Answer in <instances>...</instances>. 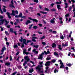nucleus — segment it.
I'll list each match as a JSON object with an SVG mask.
<instances>
[{
	"instance_id": "nucleus-11",
	"label": "nucleus",
	"mask_w": 75,
	"mask_h": 75,
	"mask_svg": "<svg viewBox=\"0 0 75 75\" xmlns=\"http://www.w3.org/2000/svg\"><path fill=\"white\" fill-rule=\"evenodd\" d=\"M31 23V22L30 20H28L26 22H25V24L26 25H28V24Z\"/></svg>"
},
{
	"instance_id": "nucleus-2",
	"label": "nucleus",
	"mask_w": 75,
	"mask_h": 75,
	"mask_svg": "<svg viewBox=\"0 0 75 75\" xmlns=\"http://www.w3.org/2000/svg\"><path fill=\"white\" fill-rule=\"evenodd\" d=\"M19 41H20L21 42H22L23 41V43L24 44L26 45H27V44L26 43V39H23V37L22 36L21 37V39H19Z\"/></svg>"
},
{
	"instance_id": "nucleus-49",
	"label": "nucleus",
	"mask_w": 75,
	"mask_h": 75,
	"mask_svg": "<svg viewBox=\"0 0 75 75\" xmlns=\"http://www.w3.org/2000/svg\"><path fill=\"white\" fill-rule=\"evenodd\" d=\"M0 28L1 29V31H3L4 30V29H3V27H2V26H1Z\"/></svg>"
},
{
	"instance_id": "nucleus-17",
	"label": "nucleus",
	"mask_w": 75,
	"mask_h": 75,
	"mask_svg": "<svg viewBox=\"0 0 75 75\" xmlns=\"http://www.w3.org/2000/svg\"><path fill=\"white\" fill-rule=\"evenodd\" d=\"M46 70L45 71V73H47V70L49 69V67L47 66L45 67Z\"/></svg>"
},
{
	"instance_id": "nucleus-61",
	"label": "nucleus",
	"mask_w": 75,
	"mask_h": 75,
	"mask_svg": "<svg viewBox=\"0 0 75 75\" xmlns=\"http://www.w3.org/2000/svg\"><path fill=\"white\" fill-rule=\"evenodd\" d=\"M50 54V52L48 50L47 51V54Z\"/></svg>"
},
{
	"instance_id": "nucleus-26",
	"label": "nucleus",
	"mask_w": 75,
	"mask_h": 75,
	"mask_svg": "<svg viewBox=\"0 0 75 75\" xmlns=\"http://www.w3.org/2000/svg\"><path fill=\"white\" fill-rule=\"evenodd\" d=\"M40 12L41 13H42V14H47V12L42 11H40Z\"/></svg>"
},
{
	"instance_id": "nucleus-3",
	"label": "nucleus",
	"mask_w": 75,
	"mask_h": 75,
	"mask_svg": "<svg viewBox=\"0 0 75 75\" xmlns=\"http://www.w3.org/2000/svg\"><path fill=\"white\" fill-rule=\"evenodd\" d=\"M59 62H60L59 64L60 65H61L60 66V68H65V66L64 65V63L62 62V61L61 60H59Z\"/></svg>"
},
{
	"instance_id": "nucleus-5",
	"label": "nucleus",
	"mask_w": 75,
	"mask_h": 75,
	"mask_svg": "<svg viewBox=\"0 0 75 75\" xmlns=\"http://www.w3.org/2000/svg\"><path fill=\"white\" fill-rule=\"evenodd\" d=\"M28 19H29L30 20H32V21H33V22H35L36 23H38V20L36 19H33L30 17H28Z\"/></svg>"
},
{
	"instance_id": "nucleus-25",
	"label": "nucleus",
	"mask_w": 75,
	"mask_h": 75,
	"mask_svg": "<svg viewBox=\"0 0 75 75\" xmlns=\"http://www.w3.org/2000/svg\"><path fill=\"white\" fill-rule=\"evenodd\" d=\"M10 32L11 33H14V31H13V28H11L10 29Z\"/></svg>"
},
{
	"instance_id": "nucleus-6",
	"label": "nucleus",
	"mask_w": 75,
	"mask_h": 75,
	"mask_svg": "<svg viewBox=\"0 0 75 75\" xmlns=\"http://www.w3.org/2000/svg\"><path fill=\"white\" fill-rule=\"evenodd\" d=\"M6 50V48L5 47V46H4L3 48H2V50H1V52H2L0 54V55H3L4 53V51Z\"/></svg>"
},
{
	"instance_id": "nucleus-60",
	"label": "nucleus",
	"mask_w": 75,
	"mask_h": 75,
	"mask_svg": "<svg viewBox=\"0 0 75 75\" xmlns=\"http://www.w3.org/2000/svg\"><path fill=\"white\" fill-rule=\"evenodd\" d=\"M65 17H69V13L65 15Z\"/></svg>"
},
{
	"instance_id": "nucleus-13",
	"label": "nucleus",
	"mask_w": 75,
	"mask_h": 75,
	"mask_svg": "<svg viewBox=\"0 0 75 75\" xmlns=\"http://www.w3.org/2000/svg\"><path fill=\"white\" fill-rule=\"evenodd\" d=\"M9 6L10 7H11V8H15V7L14 6V4H10Z\"/></svg>"
},
{
	"instance_id": "nucleus-58",
	"label": "nucleus",
	"mask_w": 75,
	"mask_h": 75,
	"mask_svg": "<svg viewBox=\"0 0 75 75\" xmlns=\"http://www.w3.org/2000/svg\"><path fill=\"white\" fill-rule=\"evenodd\" d=\"M53 33L54 34H57V31H53Z\"/></svg>"
},
{
	"instance_id": "nucleus-46",
	"label": "nucleus",
	"mask_w": 75,
	"mask_h": 75,
	"mask_svg": "<svg viewBox=\"0 0 75 75\" xmlns=\"http://www.w3.org/2000/svg\"><path fill=\"white\" fill-rule=\"evenodd\" d=\"M51 23H55V21L52 20L50 21Z\"/></svg>"
},
{
	"instance_id": "nucleus-22",
	"label": "nucleus",
	"mask_w": 75,
	"mask_h": 75,
	"mask_svg": "<svg viewBox=\"0 0 75 75\" xmlns=\"http://www.w3.org/2000/svg\"><path fill=\"white\" fill-rule=\"evenodd\" d=\"M5 65L9 66V65H10V62H6L5 63Z\"/></svg>"
},
{
	"instance_id": "nucleus-18",
	"label": "nucleus",
	"mask_w": 75,
	"mask_h": 75,
	"mask_svg": "<svg viewBox=\"0 0 75 75\" xmlns=\"http://www.w3.org/2000/svg\"><path fill=\"white\" fill-rule=\"evenodd\" d=\"M33 72H34V70H33V69L32 68V69L29 70V73H31V74Z\"/></svg>"
},
{
	"instance_id": "nucleus-24",
	"label": "nucleus",
	"mask_w": 75,
	"mask_h": 75,
	"mask_svg": "<svg viewBox=\"0 0 75 75\" xmlns=\"http://www.w3.org/2000/svg\"><path fill=\"white\" fill-rule=\"evenodd\" d=\"M22 16H23V14H22V13H20L18 16L19 18L21 17V18L22 17Z\"/></svg>"
},
{
	"instance_id": "nucleus-36",
	"label": "nucleus",
	"mask_w": 75,
	"mask_h": 75,
	"mask_svg": "<svg viewBox=\"0 0 75 75\" xmlns=\"http://www.w3.org/2000/svg\"><path fill=\"white\" fill-rule=\"evenodd\" d=\"M54 73H56L57 72H58V70H57L56 69H55L54 71Z\"/></svg>"
},
{
	"instance_id": "nucleus-43",
	"label": "nucleus",
	"mask_w": 75,
	"mask_h": 75,
	"mask_svg": "<svg viewBox=\"0 0 75 75\" xmlns=\"http://www.w3.org/2000/svg\"><path fill=\"white\" fill-rule=\"evenodd\" d=\"M71 50H72L74 52L75 51V47H72L71 48Z\"/></svg>"
},
{
	"instance_id": "nucleus-40",
	"label": "nucleus",
	"mask_w": 75,
	"mask_h": 75,
	"mask_svg": "<svg viewBox=\"0 0 75 75\" xmlns=\"http://www.w3.org/2000/svg\"><path fill=\"white\" fill-rule=\"evenodd\" d=\"M52 11H56V9L54 8L51 10Z\"/></svg>"
},
{
	"instance_id": "nucleus-9",
	"label": "nucleus",
	"mask_w": 75,
	"mask_h": 75,
	"mask_svg": "<svg viewBox=\"0 0 75 75\" xmlns=\"http://www.w3.org/2000/svg\"><path fill=\"white\" fill-rule=\"evenodd\" d=\"M61 5H57V9H58L59 11H61V10L62 9L61 8Z\"/></svg>"
},
{
	"instance_id": "nucleus-20",
	"label": "nucleus",
	"mask_w": 75,
	"mask_h": 75,
	"mask_svg": "<svg viewBox=\"0 0 75 75\" xmlns=\"http://www.w3.org/2000/svg\"><path fill=\"white\" fill-rule=\"evenodd\" d=\"M58 48L60 50H62V47H61V45H58Z\"/></svg>"
},
{
	"instance_id": "nucleus-23",
	"label": "nucleus",
	"mask_w": 75,
	"mask_h": 75,
	"mask_svg": "<svg viewBox=\"0 0 75 75\" xmlns=\"http://www.w3.org/2000/svg\"><path fill=\"white\" fill-rule=\"evenodd\" d=\"M38 28V27L36 25L34 26L33 27V29H35V30H37V29Z\"/></svg>"
},
{
	"instance_id": "nucleus-30",
	"label": "nucleus",
	"mask_w": 75,
	"mask_h": 75,
	"mask_svg": "<svg viewBox=\"0 0 75 75\" xmlns=\"http://www.w3.org/2000/svg\"><path fill=\"white\" fill-rule=\"evenodd\" d=\"M45 11H50V10L47 8H45Z\"/></svg>"
},
{
	"instance_id": "nucleus-27",
	"label": "nucleus",
	"mask_w": 75,
	"mask_h": 75,
	"mask_svg": "<svg viewBox=\"0 0 75 75\" xmlns=\"http://www.w3.org/2000/svg\"><path fill=\"white\" fill-rule=\"evenodd\" d=\"M13 47L14 48H18V46H17V45H13Z\"/></svg>"
},
{
	"instance_id": "nucleus-32",
	"label": "nucleus",
	"mask_w": 75,
	"mask_h": 75,
	"mask_svg": "<svg viewBox=\"0 0 75 75\" xmlns=\"http://www.w3.org/2000/svg\"><path fill=\"white\" fill-rule=\"evenodd\" d=\"M33 0H32V1H33ZM33 1L35 2V3H38V0H34Z\"/></svg>"
},
{
	"instance_id": "nucleus-39",
	"label": "nucleus",
	"mask_w": 75,
	"mask_h": 75,
	"mask_svg": "<svg viewBox=\"0 0 75 75\" xmlns=\"http://www.w3.org/2000/svg\"><path fill=\"white\" fill-rule=\"evenodd\" d=\"M39 47V46L38 45H34V47H35V48H38Z\"/></svg>"
},
{
	"instance_id": "nucleus-50",
	"label": "nucleus",
	"mask_w": 75,
	"mask_h": 75,
	"mask_svg": "<svg viewBox=\"0 0 75 75\" xmlns=\"http://www.w3.org/2000/svg\"><path fill=\"white\" fill-rule=\"evenodd\" d=\"M26 51H27V50H26V49H25L24 50H23V54H24V53L26 52Z\"/></svg>"
},
{
	"instance_id": "nucleus-42",
	"label": "nucleus",
	"mask_w": 75,
	"mask_h": 75,
	"mask_svg": "<svg viewBox=\"0 0 75 75\" xmlns=\"http://www.w3.org/2000/svg\"><path fill=\"white\" fill-rule=\"evenodd\" d=\"M31 42V40H27L26 42V44H28V42Z\"/></svg>"
},
{
	"instance_id": "nucleus-44",
	"label": "nucleus",
	"mask_w": 75,
	"mask_h": 75,
	"mask_svg": "<svg viewBox=\"0 0 75 75\" xmlns=\"http://www.w3.org/2000/svg\"><path fill=\"white\" fill-rule=\"evenodd\" d=\"M71 2H72V4H74L75 3V0H71Z\"/></svg>"
},
{
	"instance_id": "nucleus-28",
	"label": "nucleus",
	"mask_w": 75,
	"mask_h": 75,
	"mask_svg": "<svg viewBox=\"0 0 75 75\" xmlns=\"http://www.w3.org/2000/svg\"><path fill=\"white\" fill-rule=\"evenodd\" d=\"M36 70H38L39 72H40V73H42V74H43L44 73L43 71H41V69H40V70H39V69H36Z\"/></svg>"
},
{
	"instance_id": "nucleus-56",
	"label": "nucleus",
	"mask_w": 75,
	"mask_h": 75,
	"mask_svg": "<svg viewBox=\"0 0 75 75\" xmlns=\"http://www.w3.org/2000/svg\"><path fill=\"white\" fill-rule=\"evenodd\" d=\"M5 22H6L5 25H7L8 24V21H7L6 20H5Z\"/></svg>"
},
{
	"instance_id": "nucleus-48",
	"label": "nucleus",
	"mask_w": 75,
	"mask_h": 75,
	"mask_svg": "<svg viewBox=\"0 0 75 75\" xmlns=\"http://www.w3.org/2000/svg\"><path fill=\"white\" fill-rule=\"evenodd\" d=\"M51 62H53V63H55V62H56V60L55 59H54L52 61H51Z\"/></svg>"
},
{
	"instance_id": "nucleus-62",
	"label": "nucleus",
	"mask_w": 75,
	"mask_h": 75,
	"mask_svg": "<svg viewBox=\"0 0 75 75\" xmlns=\"http://www.w3.org/2000/svg\"><path fill=\"white\" fill-rule=\"evenodd\" d=\"M42 44H43L44 45H46V43L45 42H42Z\"/></svg>"
},
{
	"instance_id": "nucleus-12",
	"label": "nucleus",
	"mask_w": 75,
	"mask_h": 75,
	"mask_svg": "<svg viewBox=\"0 0 75 75\" xmlns=\"http://www.w3.org/2000/svg\"><path fill=\"white\" fill-rule=\"evenodd\" d=\"M5 20H6L4 19H1V20H0V21L1 22L0 23V25H1V23H2V24H3V23H4V22Z\"/></svg>"
},
{
	"instance_id": "nucleus-29",
	"label": "nucleus",
	"mask_w": 75,
	"mask_h": 75,
	"mask_svg": "<svg viewBox=\"0 0 75 75\" xmlns=\"http://www.w3.org/2000/svg\"><path fill=\"white\" fill-rule=\"evenodd\" d=\"M33 25V24H32L31 25H29V27L28 28L29 29H31V27H32V26Z\"/></svg>"
},
{
	"instance_id": "nucleus-63",
	"label": "nucleus",
	"mask_w": 75,
	"mask_h": 75,
	"mask_svg": "<svg viewBox=\"0 0 75 75\" xmlns=\"http://www.w3.org/2000/svg\"><path fill=\"white\" fill-rule=\"evenodd\" d=\"M38 25L40 27H42V25L41 23H39Z\"/></svg>"
},
{
	"instance_id": "nucleus-34",
	"label": "nucleus",
	"mask_w": 75,
	"mask_h": 75,
	"mask_svg": "<svg viewBox=\"0 0 75 75\" xmlns=\"http://www.w3.org/2000/svg\"><path fill=\"white\" fill-rule=\"evenodd\" d=\"M69 11H71L72 10V6H70L69 8Z\"/></svg>"
},
{
	"instance_id": "nucleus-35",
	"label": "nucleus",
	"mask_w": 75,
	"mask_h": 75,
	"mask_svg": "<svg viewBox=\"0 0 75 75\" xmlns=\"http://www.w3.org/2000/svg\"><path fill=\"white\" fill-rule=\"evenodd\" d=\"M17 68H18V69H21V68H22V67H21V65H19V66H18L17 67Z\"/></svg>"
},
{
	"instance_id": "nucleus-21",
	"label": "nucleus",
	"mask_w": 75,
	"mask_h": 75,
	"mask_svg": "<svg viewBox=\"0 0 75 75\" xmlns=\"http://www.w3.org/2000/svg\"><path fill=\"white\" fill-rule=\"evenodd\" d=\"M57 45L55 43H54L52 44V48H55V47H56Z\"/></svg>"
},
{
	"instance_id": "nucleus-55",
	"label": "nucleus",
	"mask_w": 75,
	"mask_h": 75,
	"mask_svg": "<svg viewBox=\"0 0 75 75\" xmlns=\"http://www.w3.org/2000/svg\"><path fill=\"white\" fill-rule=\"evenodd\" d=\"M45 36H43L41 38V40H43V39H44V38H45Z\"/></svg>"
},
{
	"instance_id": "nucleus-33",
	"label": "nucleus",
	"mask_w": 75,
	"mask_h": 75,
	"mask_svg": "<svg viewBox=\"0 0 75 75\" xmlns=\"http://www.w3.org/2000/svg\"><path fill=\"white\" fill-rule=\"evenodd\" d=\"M50 72V69H48L47 70V73H45L46 74L47 73L49 74V73Z\"/></svg>"
},
{
	"instance_id": "nucleus-19",
	"label": "nucleus",
	"mask_w": 75,
	"mask_h": 75,
	"mask_svg": "<svg viewBox=\"0 0 75 75\" xmlns=\"http://www.w3.org/2000/svg\"><path fill=\"white\" fill-rule=\"evenodd\" d=\"M68 66V67H70L72 66L73 65V64H71L70 63H69V64H66Z\"/></svg>"
},
{
	"instance_id": "nucleus-7",
	"label": "nucleus",
	"mask_w": 75,
	"mask_h": 75,
	"mask_svg": "<svg viewBox=\"0 0 75 75\" xmlns=\"http://www.w3.org/2000/svg\"><path fill=\"white\" fill-rule=\"evenodd\" d=\"M24 59L25 60H27V62H29L30 60V58H28V56H26L24 57Z\"/></svg>"
},
{
	"instance_id": "nucleus-57",
	"label": "nucleus",
	"mask_w": 75,
	"mask_h": 75,
	"mask_svg": "<svg viewBox=\"0 0 75 75\" xmlns=\"http://www.w3.org/2000/svg\"><path fill=\"white\" fill-rule=\"evenodd\" d=\"M17 74V72H14V73H13L12 74H11L12 75H16V74Z\"/></svg>"
},
{
	"instance_id": "nucleus-59",
	"label": "nucleus",
	"mask_w": 75,
	"mask_h": 75,
	"mask_svg": "<svg viewBox=\"0 0 75 75\" xmlns=\"http://www.w3.org/2000/svg\"><path fill=\"white\" fill-rule=\"evenodd\" d=\"M37 15L38 16H41V14H40V13H37Z\"/></svg>"
},
{
	"instance_id": "nucleus-41",
	"label": "nucleus",
	"mask_w": 75,
	"mask_h": 75,
	"mask_svg": "<svg viewBox=\"0 0 75 75\" xmlns=\"http://www.w3.org/2000/svg\"><path fill=\"white\" fill-rule=\"evenodd\" d=\"M7 10L6 9V8H3V11L4 12V13H6V11Z\"/></svg>"
},
{
	"instance_id": "nucleus-15",
	"label": "nucleus",
	"mask_w": 75,
	"mask_h": 75,
	"mask_svg": "<svg viewBox=\"0 0 75 75\" xmlns=\"http://www.w3.org/2000/svg\"><path fill=\"white\" fill-rule=\"evenodd\" d=\"M64 4H65V5L66 6L65 7V8H67L68 7V3H65Z\"/></svg>"
},
{
	"instance_id": "nucleus-10",
	"label": "nucleus",
	"mask_w": 75,
	"mask_h": 75,
	"mask_svg": "<svg viewBox=\"0 0 75 75\" xmlns=\"http://www.w3.org/2000/svg\"><path fill=\"white\" fill-rule=\"evenodd\" d=\"M43 57V56L42 54H40L39 57H38V59H41V60H42V59Z\"/></svg>"
},
{
	"instance_id": "nucleus-51",
	"label": "nucleus",
	"mask_w": 75,
	"mask_h": 75,
	"mask_svg": "<svg viewBox=\"0 0 75 75\" xmlns=\"http://www.w3.org/2000/svg\"><path fill=\"white\" fill-rule=\"evenodd\" d=\"M24 43L22 44V46H21V48H24Z\"/></svg>"
},
{
	"instance_id": "nucleus-54",
	"label": "nucleus",
	"mask_w": 75,
	"mask_h": 75,
	"mask_svg": "<svg viewBox=\"0 0 75 75\" xmlns=\"http://www.w3.org/2000/svg\"><path fill=\"white\" fill-rule=\"evenodd\" d=\"M1 18V19H3L4 18V16H0V19Z\"/></svg>"
},
{
	"instance_id": "nucleus-64",
	"label": "nucleus",
	"mask_w": 75,
	"mask_h": 75,
	"mask_svg": "<svg viewBox=\"0 0 75 75\" xmlns=\"http://www.w3.org/2000/svg\"><path fill=\"white\" fill-rule=\"evenodd\" d=\"M26 17V16H22L21 18H24V19H25Z\"/></svg>"
},
{
	"instance_id": "nucleus-52",
	"label": "nucleus",
	"mask_w": 75,
	"mask_h": 75,
	"mask_svg": "<svg viewBox=\"0 0 75 75\" xmlns=\"http://www.w3.org/2000/svg\"><path fill=\"white\" fill-rule=\"evenodd\" d=\"M12 60H13V58H12V57H11V56L10 55V61H11Z\"/></svg>"
},
{
	"instance_id": "nucleus-4",
	"label": "nucleus",
	"mask_w": 75,
	"mask_h": 75,
	"mask_svg": "<svg viewBox=\"0 0 75 75\" xmlns=\"http://www.w3.org/2000/svg\"><path fill=\"white\" fill-rule=\"evenodd\" d=\"M38 65V66L35 67L36 69H39V71L40 70V69H41V68H42V67H43V65Z\"/></svg>"
},
{
	"instance_id": "nucleus-38",
	"label": "nucleus",
	"mask_w": 75,
	"mask_h": 75,
	"mask_svg": "<svg viewBox=\"0 0 75 75\" xmlns=\"http://www.w3.org/2000/svg\"><path fill=\"white\" fill-rule=\"evenodd\" d=\"M2 1L3 2H7V1H8L9 0H2Z\"/></svg>"
},
{
	"instance_id": "nucleus-53",
	"label": "nucleus",
	"mask_w": 75,
	"mask_h": 75,
	"mask_svg": "<svg viewBox=\"0 0 75 75\" xmlns=\"http://www.w3.org/2000/svg\"><path fill=\"white\" fill-rule=\"evenodd\" d=\"M11 69H10V68H9L8 69V71L9 72H11Z\"/></svg>"
},
{
	"instance_id": "nucleus-47",
	"label": "nucleus",
	"mask_w": 75,
	"mask_h": 75,
	"mask_svg": "<svg viewBox=\"0 0 75 75\" xmlns=\"http://www.w3.org/2000/svg\"><path fill=\"white\" fill-rule=\"evenodd\" d=\"M6 44L7 46H9V45H10L9 44V42H6Z\"/></svg>"
},
{
	"instance_id": "nucleus-8",
	"label": "nucleus",
	"mask_w": 75,
	"mask_h": 75,
	"mask_svg": "<svg viewBox=\"0 0 75 75\" xmlns=\"http://www.w3.org/2000/svg\"><path fill=\"white\" fill-rule=\"evenodd\" d=\"M46 64H45V66H47H47H50V64L51 63V62L48 61L46 62Z\"/></svg>"
},
{
	"instance_id": "nucleus-37",
	"label": "nucleus",
	"mask_w": 75,
	"mask_h": 75,
	"mask_svg": "<svg viewBox=\"0 0 75 75\" xmlns=\"http://www.w3.org/2000/svg\"><path fill=\"white\" fill-rule=\"evenodd\" d=\"M5 33L6 35H9V33H8V32H7V31H5Z\"/></svg>"
},
{
	"instance_id": "nucleus-14",
	"label": "nucleus",
	"mask_w": 75,
	"mask_h": 75,
	"mask_svg": "<svg viewBox=\"0 0 75 75\" xmlns=\"http://www.w3.org/2000/svg\"><path fill=\"white\" fill-rule=\"evenodd\" d=\"M68 45V44L67 43H65V44L64 43L62 44V47H67Z\"/></svg>"
},
{
	"instance_id": "nucleus-45",
	"label": "nucleus",
	"mask_w": 75,
	"mask_h": 75,
	"mask_svg": "<svg viewBox=\"0 0 75 75\" xmlns=\"http://www.w3.org/2000/svg\"><path fill=\"white\" fill-rule=\"evenodd\" d=\"M60 38L61 39H62V40H64V36H63V35L60 36Z\"/></svg>"
},
{
	"instance_id": "nucleus-1",
	"label": "nucleus",
	"mask_w": 75,
	"mask_h": 75,
	"mask_svg": "<svg viewBox=\"0 0 75 75\" xmlns=\"http://www.w3.org/2000/svg\"><path fill=\"white\" fill-rule=\"evenodd\" d=\"M15 13H16L17 14H18V12L17 10H16V11H14V10H13L12 11V13L10 14L9 12H7L6 13V14L8 15V17L9 18H11V17L10 16V15L11 16H15Z\"/></svg>"
},
{
	"instance_id": "nucleus-16",
	"label": "nucleus",
	"mask_w": 75,
	"mask_h": 75,
	"mask_svg": "<svg viewBox=\"0 0 75 75\" xmlns=\"http://www.w3.org/2000/svg\"><path fill=\"white\" fill-rule=\"evenodd\" d=\"M54 55L56 56V57H59V55L58 54V53L54 52Z\"/></svg>"
},
{
	"instance_id": "nucleus-31",
	"label": "nucleus",
	"mask_w": 75,
	"mask_h": 75,
	"mask_svg": "<svg viewBox=\"0 0 75 75\" xmlns=\"http://www.w3.org/2000/svg\"><path fill=\"white\" fill-rule=\"evenodd\" d=\"M1 6H0V11H1V14H3V12L2 9H1Z\"/></svg>"
}]
</instances>
